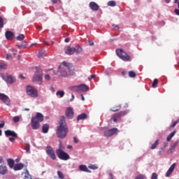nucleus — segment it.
<instances>
[{
	"label": "nucleus",
	"instance_id": "obj_1",
	"mask_svg": "<svg viewBox=\"0 0 179 179\" xmlns=\"http://www.w3.org/2000/svg\"><path fill=\"white\" fill-rule=\"evenodd\" d=\"M68 132H69V129H68V124H66V122L65 121V117L61 116L59 117V125L56 129L57 138L65 139L68 135Z\"/></svg>",
	"mask_w": 179,
	"mask_h": 179
},
{
	"label": "nucleus",
	"instance_id": "obj_2",
	"mask_svg": "<svg viewBox=\"0 0 179 179\" xmlns=\"http://www.w3.org/2000/svg\"><path fill=\"white\" fill-rule=\"evenodd\" d=\"M59 72L62 76L66 78V76H72L75 75V67L72 63L63 62L59 66Z\"/></svg>",
	"mask_w": 179,
	"mask_h": 179
},
{
	"label": "nucleus",
	"instance_id": "obj_3",
	"mask_svg": "<svg viewBox=\"0 0 179 179\" xmlns=\"http://www.w3.org/2000/svg\"><path fill=\"white\" fill-rule=\"evenodd\" d=\"M61 146H62V143H59V148L56 150V155L60 159V160H69V155L65 152L64 150H61Z\"/></svg>",
	"mask_w": 179,
	"mask_h": 179
},
{
	"label": "nucleus",
	"instance_id": "obj_4",
	"mask_svg": "<svg viewBox=\"0 0 179 179\" xmlns=\"http://www.w3.org/2000/svg\"><path fill=\"white\" fill-rule=\"evenodd\" d=\"M116 54L120 59H122V61L128 62L131 61V57L127 54L125 51H124L122 49H117L116 50Z\"/></svg>",
	"mask_w": 179,
	"mask_h": 179
},
{
	"label": "nucleus",
	"instance_id": "obj_5",
	"mask_svg": "<svg viewBox=\"0 0 179 179\" xmlns=\"http://www.w3.org/2000/svg\"><path fill=\"white\" fill-rule=\"evenodd\" d=\"M33 82H38L39 85H43V70L39 69V71L35 72L33 77Z\"/></svg>",
	"mask_w": 179,
	"mask_h": 179
},
{
	"label": "nucleus",
	"instance_id": "obj_6",
	"mask_svg": "<svg viewBox=\"0 0 179 179\" xmlns=\"http://www.w3.org/2000/svg\"><path fill=\"white\" fill-rule=\"evenodd\" d=\"M27 94L29 97H33L36 99V97L38 96V92L36 88L33 86L27 85Z\"/></svg>",
	"mask_w": 179,
	"mask_h": 179
},
{
	"label": "nucleus",
	"instance_id": "obj_7",
	"mask_svg": "<svg viewBox=\"0 0 179 179\" xmlns=\"http://www.w3.org/2000/svg\"><path fill=\"white\" fill-rule=\"evenodd\" d=\"M70 89L71 90H76V92H87V90H89V87L86 85H80L71 87Z\"/></svg>",
	"mask_w": 179,
	"mask_h": 179
},
{
	"label": "nucleus",
	"instance_id": "obj_8",
	"mask_svg": "<svg viewBox=\"0 0 179 179\" xmlns=\"http://www.w3.org/2000/svg\"><path fill=\"white\" fill-rule=\"evenodd\" d=\"M46 153L52 160L57 159V157L55 156V152H54V149H52V147L51 146L46 147Z\"/></svg>",
	"mask_w": 179,
	"mask_h": 179
},
{
	"label": "nucleus",
	"instance_id": "obj_9",
	"mask_svg": "<svg viewBox=\"0 0 179 179\" xmlns=\"http://www.w3.org/2000/svg\"><path fill=\"white\" fill-rule=\"evenodd\" d=\"M0 100L6 104V106H10V99H9V96L5 94L0 93Z\"/></svg>",
	"mask_w": 179,
	"mask_h": 179
},
{
	"label": "nucleus",
	"instance_id": "obj_10",
	"mask_svg": "<svg viewBox=\"0 0 179 179\" xmlns=\"http://www.w3.org/2000/svg\"><path fill=\"white\" fill-rule=\"evenodd\" d=\"M118 133L117 128H113L109 130H106L104 131V136L106 138H110V136H113V135H115V134Z\"/></svg>",
	"mask_w": 179,
	"mask_h": 179
},
{
	"label": "nucleus",
	"instance_id": "obj_11",
	"mask_svg": "<svg viewBox=\"0 0 179 179\" xmlns=\"http://www.w3.org/2000/svg\"><path fill=\"white\" fill-rule=\"evenodd\" d=\"M2 78L3 80H5V82L8 83L9 85H12V83H15V82H16V78L13 76L6 75L2 76Z\"/></svg>",
	"mask_w": 179,
	"mask_h": 179
},
{
	"label": "nucleus",
	"instance_id": "obj_12",
	"mask_svg": "<svg viewBox=\"0 0 179 179\" xmlns=\"http://www.w3.org/2000/svg\"><path fill=\"white\" fill-rule=\"evenodd\" d=\"M32 120L38 121V122H43L44 121V115L41 113H36V116L31 117Z\"/></svg>",
	"mask_w": 179,
	"mask_h": 179
},
{
	"label": "nucleus",
	"instance_id": "obj_13",
	"mask_svg": "<svg viewBox=\"0 0 179 179\" xmlns=\"http://www.w3.org/2000/svg\"><path fill=\"white\" fill-rule=\"evenodd\" d=\"M66 117L69 120H72V118H73V108L69 107L66 110Z\"/></svg>",
	"mask_w": 179,
	"mask_h": 179
},
{
	"label": "nucleus",
	"instance_id": "obj_14",
	"mask_svg": "<svg viewBox=\"0 0 179 179\" xmlns=\"http://www.w3.org/2000/svg\"><path fill=\"white\" fill-rule=\"evenodd\" d=\"M31 127L32 129L37 130L40 129V122L34 119H31Z\"/></svg>",
	"mask_w": 179,
	"mask_h": 179
},
{
	"label": "nucleus",
	"instance_id": "obj_15",
	"mask_svg": "<svg viewBox=\"0 0 179 179\" xmlns=\"http://www.w3.org/2000/svg\"><path fill=\"white\" fill-rule=\"evenodd\" d=\"M5 136L8 137L12 136V138H17V134L12 130H6L4 131Z\"/></svg>",
	"mask_w": 179,
	"mask_h": 179
},
{
	"label": "nucleus",
	"instance_id": "obj_16",
	"mask_svg": "<svg viewBox=\"0 0 179 179\" xmlns=\"http://www.w3.org/2000/svg\"><path fill=\"white\" fill-rule=\"evenodd\" d=\"M6 38L9 41H11V40H13L15 38V34L10 31H7L5 33Z\"/></svg>",
	"mask_w": 179,
	"mask_h": 179
},
{
	"label": "nucleus",
	"instance_id": "obj_17",
	"mask_svg": "<svg viewBox=\"0 0 179 179\" xmlns=\"http://www.w3.org/2000/svg\"><path fill=\"white\" fill-rule=\"evenodd\" d=\"M90 8L92 9V10L97 11L100 8V6H99V4L94 1H91L90 3Z\"/></svg>",
	"mask_w": 179,
	"mask_h": 179
},
{
	"label": "nucleus",
	"instance_id": "obj_18",
	"mask_svg": "<svg viewBox=\"0 0 179 179\" xmlns=\"http://www.w3.org/2000/svg\"><path fill=\"white\" fill-rule=\"evenodd\" d=\"M8 173V167L5 164L0 165V175L5 176Z\"/></svg>",
	"mask_w": 179,
	"mask_h": 179
},
{
	"label": "nucleus",
	"instance_id": "obj_19",
	"mask_svg": "<svg viewBox=\"0 0 179 179\" xmlns=\"http://www.w3.org/2000/svg\"><path fill=\"white\" fill-rule=\"evenodd\" d=\"M64 52L67 55H73L74 53L73 49H72L71 46H66L64 48Z\"/></svg>",
	"mask_w": 179,
	"mask_h": 179
},
{
	"label": "nucleus",
	"instance_id": "obj_20",
	"mask_svg": "<svg viewBox=\"0 0 179 179\" xmlns=\"http://www.w3.org/2000/svg\"><path fill=\"white\" fill-rule=\"evenodd\" d=\"M174 169H176V164H173L170 168L169 169V170L167 171L166 173V177H170V176H171V173H173V171H174Z\"/></svg>",
	"mask_w": 179,
	"mask_h": 179
},
{
	"label": "nucleus",
	"instance_id": "obj_21",
	"mask_svg": "<svg viewBox=\"0 0 179 179\" xmlns=\"http://www.w3.org/2000/svg\"><path fill=\"white\" fill-rule=\"evenodd\" d=\"M177 145H178V143L176 142L172 145H171L169 149L167 150L168 155H171V153H173V152H174V150H176V146H177Z\"/></svg>",
	"mask_w": 179,
	"mask_h": 179
},
{
	"label": "nucleus",
	"instance_id": "obj_22",
	"mask_svg": "<svg viewBox=\"0 0 179 179\" xmlns=\"http://www.w3.org/2000/svg\"><path fill=\"white\" fill-rule=\"evenodd\" d=\"M23 167H24V164L20 163V164H16L14 166L13 170H15V171H19V170H22V169H23Z\"/></svg>",
	"mask_w": 179,
	"mask_h": 179
},
{
	"label": "nucleus",
	"instance_id": "obj_23",
	"mask_svg": "<svg viewBox=\"0 0 179 179\" xmlns=\"http://www.w3.org/2000/svg\"><path fill=\"white\" fill-rule=\"evenodd\" d=\"M49 130H50V124H44L42 127V132L43 134H48Z\"/></svg>",
	"mask_w": 179,
	"mask_h": 179
},
{
	"label": "nucleus",
	"instance_id": "obj_24",
	"mask_svg": "<svg viewBox=\"0 0 179 179\" xmlns=\"http://www.w3.org/2000/svg\"><path fill=\"white\" fill-rule=\"evenodd\" d=\"M7 163L10 169H13L15 167V160L13 159H8Z\"/></svg>",
	"mask_w": 179,
	"mask_h": 179
},
{
	"label": "nucleus",
	"instance_id": "obj_25",
	"mask_svg": "<svg viewBox=\"0 0 179 179\" xmlns=\"http://www.w3.org/2000/svg\"><path fill=\"white\" fill-rule=\"evenodd\" d=\"M87 118V115L86 113H82L77 117V121L86 120Z\"/></svg>",
	"mask_w": 179,
	"mask_h": 179
},
{
	"label": "nucleus",
	"instance_id": "obj_26",
	"mask_svg": "<svg viewBox=\"0 0 179 179\" xmlns=\"http://www.w3.org/2000/svg\"><path fill=\"white\" fill-rule=\"evenodd\" d=\"M74 52H76L77 54H79L83 51V49L80 47L78 45H77L76 47L73 48Z\"/></svg>",
	"mask_w": 179,
	"mask_h": 179
},
{
	"label": "nucleus",
	"instance_id": "obj_27",
	"mask_svg": "<svg viewBox=\"0 0 179 179\" xmlns=\"http://www.w3.org/2000/svg\"><path fill=\"white\" fill-rule=\"evenodd\" d=\"M117 116L119 117V118L121 120V118H122V117H124V115H127V114H128V110L120 111V112L117 113Z\"/></svg>",
	"mask_w": 179,
	"mask_h": 179
},
{
	"label": "nucleus",
	"instance_id": "obj_28",
	"mask_svg": "<svg viewBox=\"0 0 179 179\" xmlns=\"http://www.w3.org/2000/svg\"><path fill=\"white\" fill-rule=\"evenodd\" d=\"M120 110H121V105L113 106L110 109V110L113 111V113H115L116 111H120Z\"/></svg>",
	"mask_w": 179,
	"mask_h": 179
},
{
	"label": "nucleus",
	"instance_id": "obj_29",
	"mask_svg": "<svg viewBox=\"0 0 179 179\" xmlns=\"http://www.w3.org/2000/svg\"><path fill=\"white\" fill-rule=\"evenodd\" d=\"M79 169H80V171H85L86 173H89L90 171L87 169V166H86L85 165H80L79 166Z\"/></svg>",
	"mask_w": 179,
	"mask_h": 179
},
{
	"label": "nucleus",
	"instance_id": "obj_30",
	"mask_svg": "<svg viewBox=\"0 0 179 179\" xmlns=\"http://www.w3.org/2000/svg\"><path fill=\"white\" fill-rule=\"evenodd\" d=\"M111 120H113V121H114V122H117V121H118V120H120V117L118 116L117 113H115L112 116Z\"/></svg>",
	"mask_w": 179,
	"mask_h": 179
},
{
	"label": "nucleus",
	"instance_id": "obj_31",
	"mask_svg": "<svg viewBox=\"0 0 179 179\" xmlns=\"http://www.w3.org/2000/svg\"><path fill=\"white\" fill-rule=\"evenodd\" d=\"M24 179H33L31 178V176H30V173H29V171H26L24 173Z\"/></svg>",
	"mask_w": 179,
	"mask_h": 179
},
{
	"label": "nucleus",
	"instance_id": "obj_32",
	"mask_svg": "<svg viewBox=\"0 0 179 179\" xmlns=\"http://www.w3.org/2000/svg\"><path fill=\"white\" fill-rule=\"evenodd\" d=\"M16 40H17V41H23V40H24V34H19Z\"/></svg>",
	"mask_w": 179,
	"mask_h": 179
},
{
	"label": "nucleus",
	"instance_id": "obj_33",
	"mask_svg": "<svg viewBox=\"0 0 179 179\" xmlns=\"http://www.w3.org/2000/svg\"><path fill=\"white\" fill-rule=\"evenodd\" d=\"M88 169H90L91 170H97L99 166H97L96 164H90L88 165Z\"/></svg>",
	"mask_w": 179,
	"mask_h": 179
},
{
	"label": "nucleus",
	"instance_id": "obj_34",
	"mask_svg": "<svg viewBox=\"0 0 179 179\" xmlns=\"http://www.w3.org/2000/svg\"><path fill=\"white\" fill-rule=\"evenodd\" d=\"M159 145V140L155 141V142L151 145L150 149H156L157 148V145Z\"/></svg>",
	"mask_w": 179,
	"mask_h": 179
},
{
	"label": "nucleus",
	"instance_id": "obj_35",
	"mask_svg": "<svg viewBox=\"0 0 179 179\" xmlns=\"http://www.w3.org/2000/svg\"><path fill=\"white\" fill-rule=\"evenodd\" d=\"M129 78H136V73L134 71H130L129 72Z\"/></svg>",
	"mask_w": 179,
	"mask_h": 179
},
{
	"label": "nucleus",
	"instance_id": "obj_36",
	"mask_svg": "<svg viewBox=\"0 0 179 179\" xmlns=\"http://www.w3.org/2000/svg\"><path fill=\"white\" fill-rule=\"evenodd\" d=\"M57 96H60L61 98L64 97L65 96V92L64 91H57L56 93Z\"/></svg>",
	"mask_w": 179,
	"mask_h": 179
},
{
	"label": "nucleus",
	"instance_id": "obj_37",
	"mask_svg": "<svg viewBox=\"0 0 179 179\" xmlns=\"http://www.w3.org/2000/svg\"><path fill=\"white\" fill-rule=\"evenodd\" d=\"M157 83H159V80H157V78H155L152 84V87L155 88Z\"/></svg>",
	"mask_w": 179,
	"mask_h": 179
},
{
	"label": "nucleus",
	"instance_id": "obj_38",
	"mask_svg": "<svg viewBox=\"0 0 179 179\" xmlns=\"http://www.w3.org/2000/svg\"><path fill=\"white\" fill-rule=\"evenodd\" d=\"M57 175H58L59 178H60V179L65 178V176H64V173H62V172H61L59 171H57Z\"/></svg>",
	"mask_w": 179,
	"mask_h": 179
},
{
	"label": "nucleus",
	"instance_id": "obj_39",
	"mask_svg": "<svg viewBox=\"0 0 179 179\" xmlns=\"http://www.w3.org/2000/svg\"><path fill=\"white\" fill-rule=\"evenodd\" d=\"M117 3L114 1H110L108 2V6H115Z\"/></svg>",
	"mask_w": 179,
	"mask_h": 179
},
{
	"label": "nucleus",
	"instance_id": "obj_40",
	"mask_svg": "<svg viewBox=\"0 0 179 179\" xmlns=\"http://www.w3.org/2000/svg\"><path fill=\"white\" fill-rule=\"evenodd\" d=\"M13 122H19V121H20V117L19 116H15L13 118Z\"/></svg>",
	"mask_w": 179,
	"mask_h": 179
},
{
	"label": "nucleus",
	"instance_id": "obj_41",
	"mask_svg": "<svg viewBox=\"0 0 179 179\" xmlns=\"http://www.w3.org/2000/svg\"><path fill=\"white\" fill-rule=\"evenodd\" d=\"M27 45L26 42H24L22 45H17V47H18V48H26Z\"/></svg>",
	"mask_w": 179,
	"mask_h": 179
},
{
	"label": "nucleus",
	"instance_id": "obj_42",
	"mask_svg": "<svg viewBox=\"0 0 179 179\" xmlns=\"http://www.w3.org/2000/svg\"><path fill=\"white\" fill-rule=\"evenodd\" d=\"M24 150H26L27 153H29L30 152V144H27Z\"/></svg>",
	"mask_w": 179,
	"mask_h": 179
},
{
	"label": "nucleus",
	"instance_id": "obj_43",
	"mask_svg": "<svg viewBox=\"0 0 179 179\" xmlns=\"http://www.w3.org/2000/svg\"><path fill=\"white\" fill-rule=\"evenodd\" d=\"M3 27V18L2 17H0V29H2Z\"/></svg>",
	"mask_w": 179,
	"mask_h": 179
},
{
	"label": "nucleus",
	"instance_id": "obj_44",
	"mask_svg": "<svg viewBox=\"0 0 179 179\" xmlns=\"http://www.w3.org/2000/svg\"><path fill=\"white\" fill-rule=\"evenodd\" d=\"M0 69H6V64H5L4 63H1Z\"/></svg>",
	"mask_w": 179,
	"mask_h": 179
},
{
	"label": "nucleus",
	"instance_id": "obj_45",
	"mask_svg": "<svg viewBox=\"0 0 179 179\" xmlns=\"http://www.w3.org/2000/svg\"><path fill=\"white\" fill-rule=\"evenodd\" d=\"M178 122H179V120H178L176 122H174V123L170 127V129H171V128H174V127H176V125H177V124Z\"/></svg>",
	"mask_w": 179,
	"mask_h": 179
},
{
	"label": "nucleus",
	"instance_id": "obj_46",
	"mask_svg": "<svg viewBox=\"0 0 179 179\" xmlns=\"http://www.w3.org/2000/svg\"><path fill=\"white\" fill-rule=\"evenodd\" d=\"M151 179H157V173H153L152 174Z\"/></svg>",
	"mask_w": 179,
	"mask_h": 179
},
{
	"label": "nucleus",
	"instance_id": "obj_47",
	"mask_svg": "<svg viewBox=\"0 0 179 179\" xmlns=\"http://www.w3.org/2000/svg\"><path fill=\"white\" fill-rule=\"evenodd\" d=\"M6 59H12V55L10 54H6Z\"/></svg>",
	"mask_w": 179,
	"mask_h": 179
},
{
	"label": "nucleus",
	"instance_id": "obj_48",
	"mask_svg": "<svg viewBox=\"0 0 179 179\" xmlns=\"http://www.w3.org/2000/svg\"><path fill=\"white\" fill-rule=\"evenodd\" d=\"M45 80H51V77L50 76V74H45Z\"/></svg>",
	"mask_w": 179,
	"mask_h": 179
},
{
	"label": "nucleus",
	"instance_id": "obj_49",
	"mask_svg": "<svg viewBox=\"0 0 179 179\" xmlns=\"http://www.w3.org/2000/svg\"><path fill=\"white\" fill-rule=\"evenodd\" d=\"M112 27H113V29H114L115 30H120V27H119L118 25L115 24H113L112 25Z\"/></svg>",
	"mask_w": 179,
	"mask_h": 179
},
{
	"label": "nucleus",
	"instance_id": "obj_50",
	"mask_svg": "<svg viewBox=\"0 0 179 179\" xmlns=\"http://www.w3.org/2000/svg\"><path fill=\"white\" fill-rule=\"evenodd\" d=\"M178 9H175V13L176 15H178V16H179V2H178Z\"/></svg>",
	"mask_w": 179,
	"mask_h": 179
},
{
	"label": "nucleus",
	"instance_id": "obj_51",
	"mask_svg": "<svg viewBox=\"0 0 179 179\" xmlns=\"http://www.w3.org/2000/svg\"><path fill=\"white\" fill-rule=\"evenodd\" d=\"M145 176L143 175H139L138 176L136 177V179H144Z\"/></svg>",
	"mask_w": 179,
	"mask_h": 179
},
{
	"label": "nucleus",
	"instance_id": "obj_52",
	"mask_svg": "<svg viewBox=\"0 0 179 179\" xmlns=\"http://www.w3.org/2000/svg\"><path fill=\"white\" fill-rule=\"evenodd\" d=\"M11 51H12L13 55H16V54H17V50L12 49Z\"/></svg>",
	"mask_w": 179,
	"mask_h": 179
},
{
	"label": "nucleus",
	"instance_id": "obj_53",
	"mask_svg": "<svg viewBox=\"0 0 179 179\" xmlns=\"http://www.w3.org/2000/svg\"><path fill=\"white\" fill-rule=\"evenodd\" d=\"M94 78H96V75H91V77L88 78V80H92V79H94Z\"/></svg>",
	"mask_w": 179,
	"mask_h": 179
},
{
	"label": "nucleus",
	"instance_id": "obj_54",
	"mask_svg": "<svg viewBox=\"0 0 179 179\" xmlns=\"http://www.w3.org/2000/svg\"><path fill=\"white\" fill-rule=\"evenodd\" d=\"M15 137H10L9 138H8V141H10V142H15Z\"/></svg>",
	"mask_w": 179,
	"mask_h": 179
},
{
	"label": "nucleus",
	"instance_id": "obj_55",
	"mask_svg": "<svg viewBox=\"0 0 179 179\" xmlns=\"http://www.w3.org/2000/svg\"><path fill=\"white\" fill-rule=\"evenodd\" d=\"M171 138H173L171 136H168L166 138V141L167 142H170L171 141Z\"/></svg>",
	"mask_w": 179,
	"mask_h": 179
},
{
	"label": "nucleus",
	"instance_id": "obj_56",
	"mask_svg": "<svg viewBox=\"0 0 179 179\" xmlns=\"http://www.w3.org/2000/svg\"><path fill=\"white\" fill-rule=\"evenodd\" d=\"M3 127H5V122L2 121L0 124V128H3Z\"/></svg>",
	"mask_w": 179,
	"mask_h": 179
},
{
	"label": "nucleus",
	"instance_id": "obj_57",
	"mask_svg": "<svg viewBox=\"0 0 179 179\" xmlns=\"http://www.w3.org/2000/svg\"><path fill=\"white\" fill-rule=\"evenodd\" d=\"M4 160H3V157L2 156H0V164H2V163H3Z\"/></svg>",
	"mask_w": 179,
	"mask_h": 179
},
{
	"label": "nucleus",
	"instance_id": "obj_58",
	"mask_svg": "<svg viewBox=\"0 0 179 179\" xmlns=\"http://www.w3.org/2000/svg\"><path fill=\"white\" fill-rule=\"evenodd\" d=\"M88 43H89V45H90V46H92V45H94V42H92V41H88Z\"/></svg>",
	"mask_w": 179,
	"mask_h": 179
},
{
	"label": "nucleus",
	"instance_id": "obj_59",
	"mask_svg": "<svg viewBox=\"0 0 179 179\" xmlns=\"http://www.w3.org/2000/svg\"><path fill=\"white\" fill-rule=\"evenodd\" d=\"M43 57V50L39 51L38 58H41Z\"/></svg>",
	"mask_w": 179,
	"mask_h": 179
},
{
	"label": "nucleus",
	"instance_id": "obj_60",
	"mask_svg": "<svg viewBox=\"0 0 179 179\" xmlns=\"http://www.w3.org/2000/svg\"><path fill=\"white\" fill-rule=\"evenodd\" d=\"M73 141L75 143H78V142H79V140L76 137H73Z\"/></svg>",
	"mask_w": 179,
	"mask_h": 179
},
{
	"label": "nucleus",
	"instance_id": "obj_61",
	"mask_svg": "<svg viewBox=\"0 0 179 179\" xmlns=\"http://www.w3.org/2000/svg\"><path fill=\"white\" fill-rule=\"evenodd\" d=\"M172 138L176 135V131H173L172 133L169 134Z\"/></svg>",
	"mask_w": 179,
	"mask_h": 179
},
{
	"label": "nucleus",
	"instance_id": "obj_62",
	"mask_svg": "<svg viewBox=\"0 0 179 179\" xmlns=\"http://www.w3.org/2000/svg\"><path fill=\"white\" fill-rule=\"evenodd\" d=\"M163 146L164 148H167V146H169V143L167 142L164 143Z\"/></svg>",
	"mask_w": 179,
	"mask_h": 179
},
{
	"label": "nucleus",
	"instance_id": "obj_63",
	"mask_svg": "<svg viewBox=\"0 0 179 179\" xmlns=\"http://www.w3.org/2000/svg\"><path fill=\"white\" fill-rule=\"evenodd\" d=\"M70 41H71V38H66L64 39L65 43H69Z\"/></svg>",
	"mask_w": 179,
	"mask_h": 179
},
{
	"label": "nucleus",
	"instance_id": "obj_64",
	"mask_svg": "<svg viewBox=\"0 0 179 179\" xmlns=\"http://www.w3.org/2000/svg\"><path fill=\"white\" fill-rule=\"evenodd\" d=\"M109 178L114 179V176H113V173H109Z\"/></svg>",
	"mask_w": 179,
	"mask_h": 179
}]
</instances>
